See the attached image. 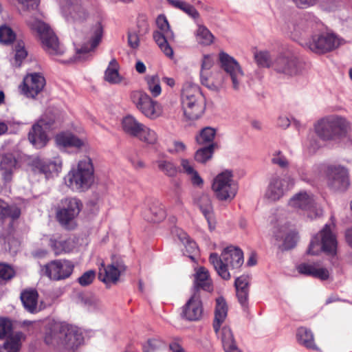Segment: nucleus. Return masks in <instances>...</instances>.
<instances>
[{"instance_id":"nucleus-1","label":"nucleus","mask_w":352,"mask_h":352,"mask_svg":"<svg viewBox=\"0 0 352 352\" xmlns=\"http://www.w3.org/2000/svg\"><path fill=\"white\" fill-rule=\"evenodd\" d=\"M83 342V336L74 326L67 323H54L51 324L45 336V342L52 345L74 351Z\"/></svg>"},{"instance_id":"nucleus-2","label":"nucleus","mask_w":352,"mask_h":352,"mask_svg":"<svg viewBox=\"0 0 352 352\" xmlns=\"http://www.w3.org/2000/svg\"><path fill=\"white\" fill-rule=\"evenodd\" d=\"M95 170L92 160L85 157L78 161L76 167H73L65 177L67 186L76 192H85L94 184Z\"/></svg>"},{"instance_id":"nucleus-3","label":"nucleus","mask_w":352,"mask_h":352,"mask_svg":"<svg viewBox=\"0 0 352 352\" xmlns=\"http://www.w3.org/2000/svg\"><path fill=\"white\" fill-rule=\"evenodd\" d=\"M209 261L219 276L224 280H229L231 277L229 269L238 270L242 266L244 261L243 253L239 248L231 245L223 249L221 256L211 253Z\"/></svg>"},{"instance_id":"nucleus-4","label":"nucleus","mask_w":352,"mask_h":352,"mask_svg":"<svg viewBox=\"0 0 352 352\" xmlns=\"http://www.w3.org/2000/svg\"><path fill=\"white\" fill-rule=\"evenodd\" d=\"M351 129V123L346 118L338 116L325 117L315 125L316 134L324 140L344 138Z\"/></svg>"},{"instance_id":"nucleus-5","label":"nucleus","mask_w":352,"mask_h":352,"mask_svg":"<svg viewBox=\"0 0 352 352\" xmlns=\"http://www.w3.org/2000/svg\"><path fill=\"white\" fill-rule=\"evenodd\" d=\"M182 98L184 114L187 119L195 120L202 116L206 105L198 85L186 83L182 89Z\"/></svg>"},{"instance_id":"nucleus-6","label":"nucleus","mask_w":352,"mask_h":352,"mask_svg":"<svg viewBox=\"0 0 352 352\" xmlns=\"http://www.w3.org/2000/svg\"><path fill=\"white\" fill-rule=\"evenodd\" d=\"M333 225L326 224L323 228L311 239L307 254L318 255L323 252L327 255L334 256L337 253L338 242L332 232Z\"/></svg>"},{"instance_id":"nucleus-7","label":"nucleus","mask_w":352,"mask_h":352,"mask_svg":"<svg viewBox=\"0 0 352 352\" xmlns=\"http://www.w3.org/2000/svg\"><path fill=\"white\" fill-rule=\"evenodd\" d=\"M130 99L137 109L147 118L155 120L162 113L160 104L142 90L131 91Z\"/></svg>"},{"instance_id":"nucleus-8","label":"nucleus","mask_w":352,"mask_h":352,"mask_svg":"<svg viewBox=\"0 0 352 352\" xmlns=\"http://www.w3.org/2000/svg\"><path fill=\"white\" fill-rule=\"evenodd\" d=\"M212 189L217 198L221 201L232 200L237 192V184L232 179L230 171L219 173L214 179Z\"/></svg>"},{"instance_id":"nucleus-9","label":"nucleus","mask_w":352,"mask_h":352,"mask_svg":"<svg viewBox=\"0 0 352 352\" xmlns=\"http://www.w3.org/2000/svg\"><path fill=\"white\" fill-rule=\"evenodd\" d=\"M83 208L82 201L76 197L62 199L56 208V217L59 223L67 228L70 222L76 218Z\"/></svg>"},{"instance_id":"nucleus-10","label":"nucleus","mask_w":352,"mask_h":352,"mask_svg":"<svg viewBox=\"0 0 352 352\" xmlns=\"http://www.w3.org/2000/svg\"><path fill=\"white\" fill-rule=\"evenodd\" d=\"M34 29L39 35L42 47L51 56H59L65 52L64 47L60 44L58 38L53 30L42 21H36Z\"/></svg>"},{"instance_id":"nucleus-11","label":"nucleus","mask_w":352,"mask_h":352,"mask_svg":"<svg viewBox=\"0 0 352 352\" xmlns=\"http://www.w3.org/2000/svg\"><path fill=\"white\" fill-rule=\"evenodd\" d=\"M156 24L159 30L154 31L153 39L164 54L171 58L173 56V50L168 43V40L173 39L174 34L170 30L166 17L163 14L159 15L156 19Z\"/></svg>"},{"instance_id":"nucleus-12","label":"nucleus","mask_w":352,"mask_h":352,"mask_svg":"<svg viewBox=\"0 0 352 352\" xmlns=\"http://www.w3.org/2000/svg\"><path fill=\"white\" fill-rule=\"evenodd\" d=\"M73 263L66 259L54 260L43 266L45 275L52 280H60L69 278L73 271Z\"/></svg>"},{"instance_id":"nucleus-13","label":"nucleus","mask_w":352,"mask_h":352,"mask_svg":"<svg viewBox=\"0 0 352 352\" xmlns=\"http://www.w3.org/2000/svg\"><path fill=\"white\" fill-rule=\"evenodd\" d=\"M340 45L338 37L332 33L322 32L311 36L308 43L311 51L316 54H325L338 47Z\"/></svg>"},{"instance_id":"nucleus-14","label":"nucleus","mask_w":352,"mask_h":352,"mask_svg":"<svg viewBox=\"0 0 352 352\" xmlns=\"http://www.w3.org/2000/svg\"><path fill=\"white\" fill-rule=\"evenodd\" d=\"M221 67L230 78L232 88L239 90L243 77V72L239 63L232 56L224 52L219 54Z\"/></svg>"},{"instance_id":"nucleus-15","label":"nucleus","mask_w":352,"mask_h":352,"mask_svg":"<svg viewBox=\"0 0 352 352\" xmlns=\"http://www.w3.org/2000/svg\"><path fill=\"white\" fill-rule=\"evenodd\" d=\"M328 186L334 190L344 191L350 185L349 173L341 166H329L327 169Z\"/></svg>"},{"instance_id":"nucleus-16","label":"nucleus","mask_w":352,"mask_h":352,"mask_svg":"<svg viewBox=\"0 0 352 352\" xmlns=\"http://www.w3.org/2000/svg\"><path fill=\"white\" fill-rule=\"evenodd\" d=\"M125 270L126 266L122 261H117L107 266L102 263L99 268L98 278L109 287L110 284L118 283L121 272L125 271Z\"/></svg>"},{"instance_id":"nucleus-17","label":"nucleus","mask_w":352,"mask_h":352,"mask_svg":"<svg viewBox=\"0 0 352 352\" xmlns=\"http://www.w3.org/2000/svg\"><path fill=\"white\" fill-rule=\"evenodd\" d=\"M45 84V78L41 74H30L23 79L22 91L28 98H34L43 90Z\"/></svg>"},{"instance_id":"nucleus-18","label":"nucleus","mask_w":352,"mask_h":352,"mask_svg":"<svg viewBox=\"0 0 352 352\" xmlns=\"http://www.w3.org/2000/svg\"><path fill=\"white\" fill-rule=\"evenodd\" d=\"M204 308L199 294L194 292L183 307L182 316L189 321L199 320L203 316Z\"/></svg>"},{"instance_id":"nucleus-19","label":"nucleus","mask_w":352,"mask_h":352,"mask_svg":"<svg viewBox=\"0 0 352 352\" xmlns=\"http://www.w3.org/2000/svg\"><path fill=\"white\" fill-rule=\"evenodd\" d=\"M62 160L59 157H54L53 160L35 159L32 163V166L35 172L44 174L48 178L51 174L58 173L62 168Z\"/></svg>"},{"instance_id":"nucleus-20","label":"nucleus","mask_w":352,"mask_h":352,"mask_svg":"<svg viewBox=\"0 0 352 352\" xmlns=\"http://www.w3.org/2000/svg\"><path fill=\"white\" fill-rule=\"evenodd\" d=\"M301 63L294 57H278L274 63V69L287 75H296L300 72Z\"/></svg>"},{"instance_id":"nucleus-21","label":"nucleus","mask_w":352,"mask_h":352,"mask_svg":"<svg viewBox=\"0 0 352 352\" xmlns=\"http://www.w3.org/2000/svg\"><path fill=\"white\" fill-rule=\"evenodd\" d=\"M298 272L303 275L319 278L322 280H327L329 276V271L324 267H320L316 263H302L297 266Z\"/></svg>"},{"instance_id":"nucleus-22","label":"nucleus","mask_w":352,"mask_h":352,"mask_svg":"<svg viewBox=\"0 0 352 352\" xmlns=\"http://www.w3.org/2000/svg\"><path fill=\"white\" fill-rule=\"evenodd\" d=\"M289 205L294 208L306 211L315 209V201L312 195L305 191L300 192L294 195L289 201Z\"/></svg>"},{"instance_id":"nucleus-23","label":"nucleus","mask_w":352,"mask_h":352,"mask_svg":"<svg viewBox=\"0 0 352 352\" xmlns=\"http://www.w3.org/2000/svg\"><path fill=\"white\" fill-rule=\"evenodd\" d=\"M28 140L36 148H42L46 146L48 138L40 122L32 126L28 133Z\"/></svg>"},{"instance_id":"nucleus-24","label":"nucleus","mask_w":352,"mask_h":352,"mask_svg":"<svg viewBox=\"0 0 352 352\" xmlns=\"http://www.w3.org/2000/svg\"><path fill=\"white\" fill-rule=\"evenodd\" d=\"M200 289L207 292L212 290V280L210 278L209 272L204 267H200L195 275L194 292L199 294Z\"/></svg>"},{"instance_id":"nucleus-25","label":"nucleus","mask_w":352,"mask_h":352,"mask_svg":"<svg viewBox=\"0 0 352 352\" xmlns=\"http://www.w3.org/2000/svg\"><path fill=\"white\" fill-rule=\"evenodd\" d=\"M56 143L64 147H74L82 148L87 146V142L85 140L80 139L71 133H60L56 136Z\"/></svg>"},{"instance_id":"nucleus-26","label":"nucleus","mask_w":352,"mask_h":352,"mask_svg":"<svg viewBox=\"0 0 352 352\" xmlns=\"http://www.w3.org/2000/svg\"><path fill=\"white\" fill-rule=\"evenodd\" d=\"M20 298L25 310L32 314L36 312L38 294L35 289H24L21 293Z\"/></svg>"},{"instance_id":"nucleus-27","label":"nucleus","mask_w":352,"mask_h":352,"mask_svg":"<svg viewBox=\"0 0 352 352\" xmlns=\"http://www.w3.org/2000/svg\"><path fill=\"white\" fill-rule=\"evenodd\" d=\"M284 195L283 181L279 177H273L265 193V198L269 201H276Z\"/></svg>"},{"instance_id":"nucleus-28","label":"nucleus","mask_w":352,"mask_h":352,"mask_svg":"<svg viewBox=\"0 0 352 352\" xmlns=\"http://www.w3.org/2000/svg\"><path fill=\"white\" fill-rule=\"evenodd\" d=\"M227 303L223 298L219 297L216 300L214 319L213 321V329L216 333L219 332L221 325L227 317Z\"/></svg>"},{"instance_id":"nucleus-29","label":"nucleus","mask_w":352,"mask_h":352,"mask_svg":"<svg viewBox=\"0 0 352 352\" xmlns=\"http://www.w3.org/2000/svg\"><path fill=\"white\" fill-rule=\"evenodd\" d=\"M214 60L210 55H204L200 72L201 82L210 89L216 87L214 82L210 80V76H208V71L212 68Z\"/></svg>"},{"instance_id":"nucleus-30","label":"nucleus","mask_w":352,"mask_h":352,"mask_svg":"<svg viewBox=\"0 0 352 352\" xmlns=\"http://www.w3.org/2000/svg\"><path fill=\"white\" fill-rule=\"evenodd\" d=\"M144 219L149 222L160 223L166 217L164 207L158 202L152 203L144 211Z\"/></svg>"},{"instance_id":"nucleus-31","label":"nucleus","mask_w":352,"mask_h":352,"mask_svg":"<svg viewBox=\"0 0 352 352\" xmlns=\"http://www.w3.org/2000/svg\"><path fill=\"white\" fill-rule=\"evenodd\" d=\"M122 128L124 132L131 137L136 138L140 132L144 124L140 122L134 116L128 115L122 120Z\"/></svg>"},{"instance_id":"nucleus-32","label":"nucleus","mask_w":352,"mask_h":352,"mask_svg":"<svg viewBox=\"0 0 352 352\" xmlns=\"http://www.w3.org/2000/svg\"><path fill=\"white\" fill-rule=\"evenodd\" d=\"M91 36L89 42V46H83L80 50H78V53H85L87 54L90 51L95 49L100 43L102 33H103V28L100 22H98L95 25L91 28Z\"/></svg>"},{"instance_id":"nucleus-33","label":"nucleus","mask_w":352,"mask_h":352,"mask_svg":"<svg viewBox=\"0 0 352 352\" xmlns=\"http://www.w3.org/2000/svg\"><path fill=\"white\" fill-rule=\"evenodd\" d=\"M87 1H79L72 3L67 8L69 14L74 20H85L88 16Z\"/></svg>"},{"instance_id":"nucleus-34","label":"nucleus","mask_w":352,"mask_h":352,"mask_svg":"<svg viewBox=\"0 0 352 352\" xmlns=\"http://www.w3.org/2000/svg\"><path fill=\"white\" fill-rule=\"evenodd\" d=\"M16 160L12 154L4 155L0 162V169L2 171L3 179L8 182L12 179L13 170L15 168Z\"/></svg>"},{"instance_id":"nucleus-35","label":"nucleus","mask_w":352,"mask_h":352,"mask_svg":"<svg viewBox=\"0 0 352 352\" xmlns=\"http://www.w3.org/2000/svg\"><path fill=\"white\" fill-rule=\"evenodd\" d=\"M296 338L298 342L307 349L318 350L314 342V334L311 331L306 327H301L297 330Z\"/></svg>"},{"instance_id":"nucleus-36","label":"nucleus","mask_w":352,"mask_h":352,"mask_svg":"<svg viewBox=\"0 0 352 352\" xmlns=\"http://www.w3.org/2000/svg\"><path fill=\"white\" fill-rule=\"evenodd\" d=\"M217 131L214 128L206 126L201 129L195 137L197 143L202 146L217 144L214 142Z\"/></svg>"},{"instance_id":"nucleus-37","label":"nucleus","mask_w":352,"mask_h":352,"mask_svg":"<svg viewBox=\"0 0 352 352\" xmlns=\"http://www.w3.org/2000/svg\"><path fill=\"white\" fill-rule=\"evenodd\" d=\"M48 245L52 248L56 256L69 252L72 250L69 241L60 240L54 236L50 238Z\"/></svg>"},{"instance_id":"nucleus-38","label":"nucleus","mask_w":352,"mask_h":352,"mask_svg":"<svg viewBox=\"0 0 352 352\" xmlns=\"http://www.w3.org/2000/svg\"><path fill=\"white\" fill-rule=\"evenodd\" d=\"M217 148V144L204 146L195 152L194 157L195 160L201 164L206 163L208 160L212 159L214 150Z\"/></svg>"},{"instance_id":"nucleus-39","label":"nucleus","mask_w":352,"mask_h":352,"mask_svg":"<svg viewBox=\"0 0 352 352\" xmlns=\"http://www.w3.org/2000/svg\"><path fill=\"white\" fill-rule=\"evenodd\" d=\"M119 65L115 58H113L109 64L104 72V79L109 83L117 84L121 82L119 74Z\"/></svg>"},{"instance_id":"nucleus-40","label":"nucleus","mask_w":352,"mask_h":352,"mask_svg":"<svg viewBox=\"0 0 352 352\" xmlns=\"http://www.w3.org/2000/svg\"><path fill=\"white\" fill-rule=\"evenodd\" d=\"M199 208L209 224L210 229H214V225H212L213 217L212 204L210 198L207 195H203L201 197Z\"/></svg>"},{"instance_id":"nucleus-41","label":"nucleus","mask_w":352,"mask_h":352,"mask_svg":"<svg viewBox=\"0 0 352 352\" xmlns=\"http://www.w3.org/2000/svg\"><path fill=\"white\" fill-rule=\"evenodd\" d=\"M158 169L168 177H174L178 173V167L170 160L159 159L155 161Z\"/></svg>"},{"instance_id":"nucleus-42","label":"nucleus","mask_w":352,"mask_h":352,"mask_svg":"<svg viewBox=\"0 0 352 352\" xmlns=\"http://www.w3.org/2000/svg\"><path fill=\"white\" fill-rule=\"evenodd\" d=\"M195 35L197 41L201 45H210L214 42V36L204 25H198Z\"/></svg>"},{"instance_id":"nucleus-43","label":"nucleus","mask_w":352,"mask_h":352,"mask_svg":"<svg viewBox=\"0 0 352 352\" xmlns=\"http://www.w3.org/2000/svg\"><path fill=\"white\" fill-rule=\"evenodd\" d=\"M21 215V210L14 206H8L3 200L0 199V219L3 220L10 217L12 220L18 219Z\"/></svg>"},{"instance_id":"nucleus-44","label":"nucleus","mask_w":352,"mask_h":352,"mask_svg":"<svg viewBox=\"0 0 352 352\" xmlns=\"http://www.w3.org/2000/svg\"><path fill=\"white\" fill-rule=\"evenodd\" d=\"M136 138L144 143L151 145L155 144L158 140L156 132L144 124Z\"/></svg>"},{"instance_id":"nucleus-45","label":"nucleus","mask_w":352,"mask_h":352,"mask_svg":"<svg viewBox=\"0 0 352 352\" xmlns=\"http://www.w3.org/2000/svg\"><path fill=\"white\" fill-rule=\"evenodd\" d=\"M147 88L151 96L154 98L158 97L162 93L160 79L158 75H148L145 77Z\"/></svg>"},{"instance_id":"nucleus-46","label":"nucleus","mask_w":352,"mask_h":352,"mask_svg":"<svg viewBox=\"0 0 352 352\" xmlns=\"http://www.w3.org/2000/svg\"><path fill=\"white\" fill-rule=\"evenodd\" d=\"M174 8H178L194 19L198 18L199 14L195 8L190 3L181 0H167Z\"/></svg>"},{"instance_id":"nucleus-47","label":"nucleus","mask_w":352,"mask_h":352,"mask_svg":"<svg viewBox=\"0 0 352 352\" xmlns=\"http://www.w3.org/2000/svg\"><path fill=\"white\" fill-rule=\"evenodd\" d=\"M217 334L220 336L224 349H230L236 344L232 331L229 327L224 326Z\"/></svg>"},{"instance_id":"nucleus-48","label":"nucleus","mask_w":352,"mask_h":352,"mask_svg":"<svg viewBox=\"0 0 352 352\" xmlns=\"http://www.w3.org/2000/svg\"><path fill=\"white\" fill-rule=\"evenodd\" d=\"M21 333H16L6 340L4 348L8 352H19L21 348Z\"/></svg>"},{"instance_id":"nucleus-49","label":"nucleus","mask_w":352,"mask_h":352,"mask_svg":"<svg viewBox=\"0 0 352 352\" xmlns=\"http://www.w3.org/2000/svg\"><path fill=\"white\" fill-rule=\"evenodd\" d=\"M16 38V34L13 30L7 25L0 27V43L10 44Z\"/></svg>"},{"instance_id":"nucleus-50","label":"nucleus","mask_w":352,"mask_h":352,"mask_svg":"<svg viewBox=\"0 0 352 352\" xmlns=\"http://www.w3.org/2000/svg\"><path fill=\"white\" fill-rule=\"evenodd\" d=\"M298 234L294 232L288 233L283 241V244L280 246L282 251H287L293 249L296 245L298 241Z\"/></svg>"},{"instance_id":"nucleus-51","label":"nucleus","mask_w":352,"mask_h":352,"mask_svg":"<svg viewBox=\"0 0 352 352\" xmlns=\"http://www.w3.org/2000/svg\"><path fill=\"white\" fill-rule=\"evenodd\" d=\"M254 58L257 64L263 67H269L271 63L270 54L266 51H261L254 54Z\"/></svg>"},{"instance_id":"nucleus-52","label":"nucleus","mask_w":352,"mask_h":352,"mask_svg":"<svg viewBox=\"0 0 352 352\" xmlns=\"http://www.w3.org/2000/svg\"><path fill=\"white\" fill-rule=\"evenodd\" d=\"M137 33L140 36L146 35L149 32V24L144 15H139L137 21Z\"/></svg>"},{"instance_id":"nucleus-53","label":"nucleus","mask_w":352,"mask_h":352,"mask_svg":"<svg viewBox=\"0 0 352 352\" xmlns=\"http://www.w3.org/2000/svg\"><path fill=\"white\" fill-rule=\"evenodd\" d=\"M96 278V272L90 270L84 272L78 278V283L83 287L91 285Z\"/></svg>"},{"instance_id":"nucleus-54","label":"nucleus","mask_w":352,"mask_h":352,"mask_svg":"<svg viewBox=\"0 0 352 352\" xmlns=\"http://www.w3.org/2000/svg\"><path fill=\"white\" fill-rule=\"evenodd\" d=\"M15 276V271L9 265L0 263V278L10 280Z\"/></svg>"},{"instance_id":"nucleus-55","label":"nucleus","mask_w":352,"mask_h":352,"mask_svg":"<svg viewBox=\"0 0 352 352\" xmlns=\"http://www.w3.org/2000/svg\"><path fill=\"white\" fill-rule=\"evenodd\" d=\"M12 329V324L9 320L0 319V339L6 338L9 335Z\"/></svg>"},{"instance_id":"nucleus-56","label":"nucleus","mask_w":352,"mask_h":352,"mask_svg":"<svg viewBox=\"0 0 352 352\" xmlns=\"http://www.w3.org/2000/svg\"><path fill=\"white\" fill-rule=\"evenodd\" d=\"M250 278L248 276H241L234 282L236 290H249Z\"/></svg>"},{"instance_id":"nucleus-57","label":"nucleus","mask_w":352,"mask_h":352,"mask_svg":"<svg viewBox=\"0 0 352 352\" xmlns=\"http://www.w3.org/2000/svg\"><path fill=\"white\" fill-rule=\"evenodd\" d=\"M299 9H307L317 4L318 0H292Z\"/></svg>"},{"instance_id":"nucleus-58","label":"nucleus","mask_w":352,"mask_h":352,"mask_svg":"<svg viewBox=\"0 0 352 352\" xmlns=\"http://www.w3.org/2000/svg\"><path fill=\"white\" fill-rule=\"evenodd\" d=\"M272 162L273 164H277L281 168H285L288 165V162L286 157L281 154L280 151H278L274 155Z\"/></svg>"},{"instance_id":"nucleus-59","label":"nucleus","mask_w":352,"mask_h":352,"mask_svg":"<svg viewBox=\"0 0 352 352\" xmlns=\"http://www.w3.org/2000/svg\"><path fill=\"white\" fill-rule=\"evenodd\" d=\"M236 294L239 303L245 309L248 307L249 290H236Z\"/></svg>"},{"instance_id":"nucleus-60","label":"nucleus","mask_w":352,"mask_h":352,"mask_svg":"<svg viewBox=\"0 0 352 352\" xmlns=\"http://www.w3.org/2000/svg\"><path fill=\"white\" fill-rule=\"evenodd\" d=\"M27 55L28 54L24 46H21V44L19 43L16 47L15 54V60L16 62H19V65H20L21 62L26 58Z\"/></svg>"},{"instance_id":"nucleus-61","label":"nucleus","mask_w":352,"mask_h":352,"mask_svg":"<svg viewBox=\"0 0 352 352\" xmlns=\"http://www.w3.org/2000/svg\"><path fill=\"white\" fill-rule=\"evenodd\" d=\"M26 10H35L38 6V0H17Z\"/></svg>"},{"instance_id":"nucleus-62","label":"nucleus","mask_w":352,"mask_h":352,"mask_svg":"<svg viewBox=\"0 0 352 352\" xmlns=\"http://www.w3.org/2000/svg\"><path fill=\"white\" fill-rule=\"evenodd\" d=\"M180 165L183 169V171L188 175L195 170L194 169L192 162L187 159H182Z\"/></svg>"},{"instance_id":"nucleus-63","label":"nucleus","mask_w":352,"mask_h":352,"mask_svg":"<svg viewBox=\"0 0 352 352\" xmlns=\"http://www.w3.org/2000/svg\"><path fill=\"white\" fill-rule=\"evenodd\" d=\"M131 165L136 170L143 169L145 168V163L138 156L130 157L129 158Z\"/></svg>"},{"instance_id":"nucleus-64","label":"nucleus","mask_w":352,"mask_h":352,"mask_svg":"<svg viewBox=\"0 0 352 352\" xmlns=\"http://www.w3.org/2000/svg\"><path fill=\"white\" fill-rule=\"evenodd\" d=\"M160 342L155 339H150L143 347L144 352H153L159 347Z\"/></svg>"}]
</instances>
